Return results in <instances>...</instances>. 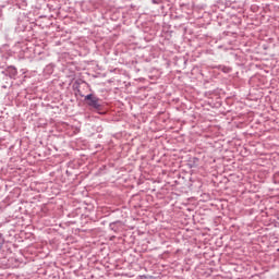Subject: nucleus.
I'll return each instance as SVG.
<instances>
[{"label":"nucleus","instance_id":"f257e3e1","mask_svg":"<svg viewBox=\"0 0 279 279\" xmlns=\"http://www.w3.org/2000/svg\"><path fill=\"white\" fill-rule=\"evenodd\" d=\"M85 101L87 102V106L94 108V110H101V102L97 96L89 94L85 96Z\"/></svg>","mask_w":279,"mask_h":279},{"label":"nucleus","instance_id":"f03ea898","mask_svg":"<svg viewBox=\"0 0 279 279\" xmlns=\"http://www.w3.org/2000/svg\"><path fill=\"white\" fill-rule=\"evenodd\" d=\"M0 258H5V256H4L3 253L1 252V246H0Z\"/></svg>","mask_w":279,"mask_h":279},{"label":"nucleus","instance_id":"7ed1b4c3","mask_svg":"<svg viewBox=\"0 0 279 279\" xmlns=\"http://www.w3.org/2000/svg\"><path fill=\"white\" fill-rule=\"evenodd\" d=\"M141 279H154L151 277H142Z\"/></svg>","mask_w":279,"mask_h":279}]
</instances>
